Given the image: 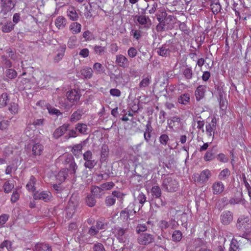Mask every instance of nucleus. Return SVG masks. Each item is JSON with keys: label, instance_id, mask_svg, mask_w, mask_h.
I'll return each mask as SVG.
<instances>
[{"label": "nucleus", "instance_id": "10", "mask_svg": "<svg viewBox=\"0 0 251 251\" xmlns=\"http://www.w3.org/2000/svg\"><path fill=\"white\" fill-rule=\"evenodd\" d=\"M217 122V120L216 117H213L212 119L211 123L206 124L205 126L206 133L209 137L212 136V139H214V131L216 129Z\"/></svg>", "mask_w": 251, "mask_h": 251}, {"label": "nucleus", "instance_id": "32", "mask_svg": "<svg viewBox=\"0 0 251 251\" xmlns=\"http://www.w3.org/2000/svg\"><path fill=\"white\" fill-rule=\"evenodd\" d=\"M172 241L175 242H179L182 238V233L179 230H175L172 235Z\"/></svg>", "mask_w": 251, "mask_h": 251}, {"label": "nucleus", "instance_id": "21", "mask_svg": "<svg viewBox=\"0 0 251 251\" xmlns=\"http://www.w3.org/2000/svg\"><path fill=\"white\" fill-rule=\"evenodd\" d=\"M66 50V45L63 44L60 46L59 49L57 50L58 53L54 58V61L55 62H58L62 59L64 55Z\"/></svg>", "mask_w": 251, "mask_h": 251}, {"label": "nucleus", "instance_id": "3", "mask_svg": "<svg viewBox=\"0 0 251 251\" xmlns=\"http://www.w3.org/2000/svg\"><path fill=\"white\" fill-rule=\"evenodd\" d=\"M162 186L167 192H175L177 190L178 182L171 177H167L164 179Z\"/></svg>", "mask_w": 251, "mask_h": 251}, {"label": "nucleus", "instance_id": "58", "mask_svg": "<svg viewBox=\"0 0 251 251\" xmlns=\"http://www.w3.org/2000/svg\"><path fill=\"white\" fill-rule=\"evenodd\" d=\"M216 158L218 160H219L221 162L226 163L228 161V158L226 156V155L224 153H219L218 154Z\"/></svg>", "mask_w": 251, "mask_h": 251}, {"label": "nucleus", "instance_id": "49", "mask_svg": "<svg viewBox=\"0 0 251 251\" xmlns=\"http://www.w3.org/2000/svg\"><path fill=\"white\" fill-rule=\"evenodd\" d=\"M6 75L10 79L14 78L17 76V72L12 69H8L5 72Z\"/></svg>", "mask_w": 251, "mask_h": 251}, {"label": "nucleus", "instance_id": "64", "mask_svg": "<svg viewBox=\"0 0 251 251\" xmlns=\"http://www.w3.org/2000/svg\"><path fill=\"white\" fill-rule=\"evenodd\" d=\"M242 198L241 197H238L237 196H235L234 197L231 198L229 201V203L230 204H238L240 203L242 201Z\"/></svg>", "mask_w": 251, "mask_h": 251}, {"label": "nucleus", "instance_id": "42", "mask_svg": "<svg viewBox=\"0 0 251 251\" xmlns=\"http://www.w3.org/2000/svg\"><path fill=\"white\" fill-rule=\"evenodd\" d=\"M231 250H234L236 251H239L241 250V248H240V245L239 244V242L237 241V240L235 239H232L230 244V247L229 249Z\"/></svg>", "mask_w": 251, "mask_h": 251}, {"label": "nucleus", "instance_id": "61", "mask_svg": "<svg viewBox=\"0 0 251 251\" xmlns=\"http://www.w3.org/2000/svg\"><path fill=\"white\" fill-rule=\"evenodd\" d=\"M76 42V38L75 36L71 37L68 42V46L70 49H73Z\"/></svg>", "mask_w": 251, "mask_h": 251}, {"label": "nucleus", "instance_id": "4", "mask_svg": "<svg viewBox=\"0 0 251 251\" xmlns=\"http://www.w3.org/2000/svg\"><path fill=\"white\" fill-rule=\"evenodd\" d=\"M83 159L85 161L84 166L86 168H88L90 170L97 165V161L93 159V155L91 151H87L83 154Z\"/></svg>", "mask_w": 251, "mask_h": 251}, {"label": "nucleus", "instance_id": "52", "mask_svg": "<svg viewBox=\"0 0 251 251\" xmlns=\"http://www.w3.org/2000/svg\"><path fill=\"white\" fill-rule=\"evenodd\" d=\"M112 194L114 198L115 197L117 198L118 199H120V201H121V202L123 203V200L124 199V197L125 196V194L118 191H113Z\"/></svg>", "mask_w": 251, "mask_h": 251}, {"label": "nucleus", "instance_id": "28", "mask_svg": "<svg viewBox=\"0 0 251 251\" xmlns=\"http://www.w3.org/2000/svg\"><path fill=\"white\" fill-rule=\"evenodd\" d=\"M9 97L7 93H3L0 96V108H2L7 105L9 101Z\"/></svg>", "mask_w": 251, "mask_h": 251}, {"label": "nucleus", "instance_id": "38", "mask_svg": "<svg viewBox=\"0 0 251 251\" xmlns=\"http://www.w3.org/2000/svg\"><path fill=\"white\" fill-rule=\"evenodd\" d=\"M67 15L72 21H76L78 18L77 13L73 7L67 11Z\"/></svg>", "mask_w": 251, "mask_h": 251}, {"label": "nucleus", "instance_id": "35", "mask_svg": "<svg viewBox=\"0 0 251 251\" xmlns=\"http://www.w3.org/2000/svg\"><path fill=\"white\" fill-rule=\"evenodd\" d=\"M75 129L79 133L84 134L86 133L88 127L87 125L85 124L78 123L76 125Z\"/></svg>", "mask_w": 251, "mask_h": 251}, {"label": "nucleus", "instance_id": "20", "mask_svg": "<svg viewBox=\"0 0 251 251\" xmlns=\"http://www.w3.org/2000/svg\"><path fill=\"white\" fill-rule=\"evenodd\" d=\"M109 154V148L107 145L102 144L100 150V161L102 163L106 161Z\"/></svg>", "mask_w": 251, "mask_h": 251}, {"label": "nucleus", "instance_id": "47", "mask_svg": "<svg viewBox=\"0 0 251 251\" xmlns=\"http://www.w3.org/2000/svg\"><path fill=\"white\" fill-rule=\"evenodd\" d=\"M93 251H106L103 245L100 242L94 243L92 247Z\"/></svg>", "mask_w": 251, "mask_h": 251}, {"label": "nucleus", "instance_id": "34", "mask_svg": "<svg viewBox=\"0 0 251 251\" xmlns=\"http://www.w3.org/2000/svg\"><path fill=\"white\" fill-rule=\"evenodd\" d=\"M230 175V172L227 168L223 169L219 173L218 178L220 180H225L227 179Z\"/></svg>", "mask_w": 251, "mask_h": 251}, {"label": "nucleus", "instance_id": "59", "mask_svg": "<svg viewBox=\"0 0 251 251\" xmlns=\"http://www.w3.org/2000/svg\"><path fill=\"white\" fill-rule=\"evenodd\" d=\"M127 54L130 57L134 58L136 56L137 51L135 48L131 47L128 49Z\"/></svg>", "mask_w": 251, "mask_h": 251}, {"label": "nucleus", "instance_id": "27", "mask_svg": "<svg viewBox=\"0 0 251 251\" xmlns=\"http://www.w3.org/2000/svg\"><path fill=\"white\" fill-rule=\"evenodd\" d=\"M66 24V20L62 16L57 17L55 20V25L58 29H63L65 26Z\"/></svg>", "mask_w": 251, "mask_h": 251}, {"label": "nucleus", "instance_id": "41", "mask_svg": "<svg viewBox=\"0 0 251 251\" xmlns=\"http://www.w3.org/2000/svg\"><path fill=\"white\" fill-rule=\"evenodd\" d=\"M35 182V178L33 176H31L30 178L29 181L27 183L26 185V187L28 189V190L33 192L35 190V188L34 187V184Z\"/></svg>", "mask_w": 251, "mask_h": 251}, {"label": "nucleus", "instance_id": "14", "mask_svg": "<svg viewBox=\"0 0 251 251\" xmlns=\"http://www.w3.org/2000/svg\"><path fill=\"white\" fill-rule=\"evenodd\" d=\"M157 54L162 57H167L170 56L171 50L169 47V45L167 44H163L161 47L157 48Z\"/></svg>", "mask_w": 251, "mask_h": 251}, {"label": "nucleus", "instance_id": "56", "mask_svg": "<svg viewBox=\"0 0 251 251\" xmlns=\"http://www.w3.org/2000/svg\"><path fill=\"white\" fill-rule=\"evenodd\" d=\"M157 201L155 202V206L157 207H159L160 206H164L166 204V202L165 198H162L160 197L159 198H156Z\"/></svg>", "mask_w": 251, "mask_h": 251}, {"label": "nucleus", "instance_id": "29", "mask_svg": "<svg viewBox=\"0 0 251 251\" xmlns=\"http://www.w3.org/2000/svg\"><path fill=\"white\" fill-rule=\"evenodd\" d=\"M81 74L85 78H90L93 75V70L92 68L88 67H86L81 70Z\"/></svg>", "mask_w": 251, "mask_h": 251}, {"label": "nucleus", "instance_id": "48", "mask_svg": "<svg viewBox=\"0 0 251 251\" xmlns=\"http://www.w3.org/2000/svg\"><path fill=\"white\" fill-rule=\"evenodd\" d=\"M116 202V199L113 195L107 196L105 200V203L107 206H111L114 205Z\"/></svg>", "mask_w": 251, "mask_h": 251}, {"label": "nucleus", "instance_id": "46", "mask_svg": "<svg viewBox=\"0 0 251 251\" xmlns=\"http://www.w3.org/2000/svg\"><path fill=\"white\" fill-rule=\"evenodd\" d=\"M47 109L50 115H55L58 117L62 114V113L59 110L50 105L47 106Z\"/></svg>", "mask_w": 251, "mask_h": 251}, {"label": "nucleus", "instance_id": "30", "mask_svg": "<svg viewBox=\"0 0 251 251\" xmlns=\"http://www.w3.org/2000/svg\"><path fill=\"white\" fill-rule=\"evenodd\" d=\"M108 223L105 221L104 218H100L97 220L96 224V226L98 230L105 229L107 228Z\"/></svg>", "mask_w": 251, "mask_h": 251}, {"label": "nucleus", "instance_id": "37", "mask_svg": "<svg viewBox=\"0 0 251 251\" xmlns=\"http://www.w3.org/2000/svg\"><path fill=\"white\" fill-rule=\"evenodd\" d=\"M14 25L11 21L7 22L2 26L1 30L3 32H10L14 28Z\"/></svg>", "mask_w": 251, "mask_h": 251}, {"label": "nucleus", "instance_id": "5", "mask_svg": "<svg viewBox=\"0 0 251 251\" xmlns=\"http://www.w3.org/2000/svg\"><path fill=\"white\" fill-rule=\"evenodd\" d=\"M127 228L120 226H115L113 229V233L117 240L121 243H125L127 238Z\"/></svg>", "mask_w": 251, "mask_h": 251}, {"label": "nucleus", "instance_id": "6", "mask_svg": "<svg viewBox=\"0 0 251 251\" xmlns=\"http://www.w3.org/2000/svg\"><path fill=\"white\" fill-rule=\"evenodd\" d=\"M211 176V173L208 169L202 171L200 174H195L193 178L195 182L204 183L208 181Z\"/></svg>", "mask_w": 251, "mask_h": 251}, {"label": "nucleus", "instance_id": "18", "mask_svg": "<svg viewBox=\"0 0 251 251\" xmlns=\"http://www.w3.org/2000/svg\"><path fill=\"white\" fill-rule=\"evenodd\" d=\"M212 188L213 194L214 195H218L221 194L224 191L225 186L222 182L217 181L213 184Z\"/></svg>", "mask_w": 251, "mask_h": 251}, {"label": "nucleus", "instance_id": "25", "mask_svg": "<svg viewBox=\"0 0 251 251\" xmlns=\"http://www.w3.org/2000/svg\"><path fill=\"white\" fill-rule=\"evenodd\" d=\"M43 150L42 145L37 143L35 144L32 147V154L34 156L41 155Z\"/></svg>", "mask_w": 251, "mask_h": 251}, {"label": "nucleus", "instance_id": "22", "mask_svg": "<svg viewBox=\"0 0 251 251\" xmlns=\"http://www.w3.org/2000/svg\"><path fill=\"white\" fill-rule=\"evenodd\" d=\"M91 193L96 198L101 199L104 194L102 190L100 189V186H93L91 190Z\"/></svg>", "mask_w": 251, "mask_h": 251}, {"label": "nucleus", "instance_id": "7", "mask_svg": "<svg viewBox=\"0 0 251 251\" xmlns=\"http://www.w3.org/2000/svg\"><path fill=\"white\" fill-rule=\"evenodd\" d=\"M0 6L1 12L6 15L14 7L15 4L12 0H0Z\"/></svg>", "mask_w": 251, "mask_h": 251}, {"label": "nucleus", "instance_id": "12", "mask_svg": "<svg viewBox=\"0 0 251 251\" xmlns=\"http://www.w3.org/2000/svg\"><path fill=\"white\" fill-rule=\"evenodd\" d=\"M66 96L68 100L74 104L77 102L80 99V95L77 90L75 89L71 90L67 93Z\"/></svg>", "mask_w": 251, "mask_h": 251}, {"label": "nucleus", "instance_id": "11", "mask_svg": "<svg viewBox=\"0 0 251 251\" xmlns=\"http://www.w3.org/2000/svg\"><path fill=\"white\" fill-rule=\"evenodd\" d=\"M115 63L118 66L123 68H127L129 65L128 59L122 54H118L116 56Z\"/></svg>", "mask_w": 251, "mask_h": 251}, {"label": "nucleus", "instance_id": "57", "mask_svg": "<svg viewBox=\"0 0 251 251\" xmlns=\"http://www.w3.org/2000/svg\"><path fill=\"white\" fill-rule=\"evenodd\" d=\"M99 231L96 226H93L89 229L88 233L91 236H95L99 233Z\"/></svg>", "mask_w": 251, "mask_h": 251}, {"label": "nucleus", "instance_id": "33", "mask_svg": "<svg viewBox=\"0 0 251 251\" xmlns=\"http://www.w3.org/2000/svg\"><path fill=\"white\" fill-rule=\"evenodd\" d=\"M151 193L154 199L159 198L161 196V190L158 186H153L151 189Z\"/></svg>", "mask_w": 251, "mask_h": 251}, {"label": "nucleus", "instance_id": "17", "mask_svg": "<svg viewBox=\"0 0 251 251\" xmlns=\"http://www.w3.org/2000/svg\"><path fill=\"white\" fill-rule=\"evenodd\" d=\"M85 113V111L83 108L78 109L75 111L71 116L70 121L72 123L76 122L81 119L82 115Z\"/></svg>", "mask_w": 251, "mask_h": 251}, {"label": "nucleus", "instance_id": "1", "mask_svg": "<svg viewBox=\"0 0 251 251\" xmlns=\"http://www.w3.org/2000/svg\"><path fill=\"white\" fill-rule=\"evenodd\" d=\"M159 23L156 26L158 32L167 31L172 29L175 18L173 15H168L165 11H159L156 14Z\"/></svg>", "mask_w": 251, "mask_h": 251}, {"label": "nucleus", "instance_id": "23", "mask_svg": "<svg viewBox=\"0 0 251 251\" xmlns=\"http://www.w3.org/2000/svg\"><path fill=\"white\" fill-rule=\"evenodd\" d=\"M95 198L91 193L88 194L85 199L86 205L90 207H94L96 203Z\"/></svg>", "mask_w": 251, "mask_h": 251}, {"label": "nucleus", "instance_id": "31", "mask_svg": "<svg viewBox=\"0 0 251 251\" xmlns=\"http://www.w3.org/2000/svg\"><path fill=\"white\" fill-rule=\"evenodd\" d=\"M67 176V170L66 169H63L59 172L57 175L56 176V177L57 180L61 183L65 180Z\"/></svg>", "mask_w": 251, "mask_h": 251}, {"label": "nucleus", "instance_id": "9", "mask_svg": "<svg viewBox=\"0 0 251 251\" xmlns=\"http://www.w3.org/2000/svg\"><path fill=\"white\" fill-rule=\"evenodd\" d=\"M154 240L152 235L148 233L141 234L138 237V243L142 245H148L152 243Z\"/></svg>", "mask_w": 251, "mask_h": 251}, {"label": "nucleus", "instance_id": "45", "mask_svg": "<svg viewBox=\"0 0 251 251\" xmlns=\"http://www.w3.org/2000/svg\"><path fill=\"white\" fill-rule=\"evenodd\" d=\"M193 74V71L191 67L186 68L183 72V75L187 79H191L192 78Z\"/></svg>", "mask_w": 251, "mask_h": 251}, {"label": "nucleus", "instance_id": "16", "mask_svg": "<svg viewBox=\"0 0 251 251\" xmlns=\"http://www.w3.org/2000/svg\"><path fill=\"white\" fill-rule=\"evenodd\" d=\"M69 126L70 125L69 124H64L56 128L53 133V137L56 139H58L68 130Z\"/></svg>", "mask_w": 251, "mask_h": 251}, {"label": "nucleus", "instance_id": "50", "mask_svg": "<svg viewBox=\"0 0 251 251\" xmlns=\"http://www.w3.org/2000/svg\"><path fill=\"white\" fill-rule=\"evenodd\" d=\"M1 62L6 68H10L12 66V63L8 59L6 56L3 55L1 56Z\"/></svg>", "mask_w": 251, "mask_h": 251}, {"label": "nucleus", "instance_id": "19", "mask_svg": "<svg viewBox=\"0 0 251 251\" xmlns=\"http://www.w3.org/2000/svg\"><path fill=\"white\" fill-rule=\"evenodd\" d=\"M205 92L206 86L204 85H199L195 91L197 100L199 101L201 100L204 97Z\"/></svg>", "mask_w": 251, "mask_h": 251}, {"label": "nucleus", "instance_id": "55", "mask_svg": "<svg viewBox=\"0 0 251 251\" xmlns=\"http://www.w3.org/2000/svg\"><path fill=\"white\" fill-rule=\"evenodd\" d=\"M169 140V138L166 134H162L159 137V142L163 145H166Z\"/></svg>", "mask_w": 251, "mask_h": 251}, {"label": "nucleus", "instance_id": "8", "mask_svg": "<svg viewBox=\"0 0 251 251\" xmlns=\"http://www.w3.org/2000/svg\"><path fill=\"white\" fill-rule=\"evenodd\" d=\"M233 213L228 210L223 211L220 215V220L224 225H228L233 221Z\"/></svg>", "mask_w": 251, "mask_h": 251}, {"label": "nucleus", "instance_id": "36", "mask_svg": "<svg viewBox=\"0 0 251 251\" xmlns=\"http://www.w3.org/2000/svg\"><path fill=\"white\" fill-rule=\"evenodd\" d=\"M135 204L133 203H130L128 206L125 208L124 210H126L127 214L129 215V216H134L136 211L135 210Z\"/></svg>", "mask_w": 251, "mask_h": 251}, {"label": "nucleus", "instance_id": "60", "mask_svg": "<svg viewBox=\"0 0 251 251\" xmlns=\"http://www.w3.org/2000/svg\"><path fill=\"white\" fill-rule=\"evenodd\" d=\"M150 83V79L148 77H146L143 79L139 84V88H142L148 86Z\"/></svg>", "mask_w": 251, "mask_h": 251}, {"label": "nucleus", "instance_id": "62", "mask_svg": "<svg viewBox=\"0 0 251 251\" xmlns=\"http://www.w3.org/2000/svg\"><path fill=\"white\" fill-rule=\"evenodd\" d=\"M93 69L98 73H101L103 71L104 67L100 63H95L93 65Z\"/></svg>", "mask_w": 251, "mask_h": 251}, {"label": "nucleus", "instance_id": "54", "mask_svg": "<svg viewBox=\"0 0 251 251\" xmlns=\"http://www.w3.org/2000/svg\"><path fill=\"white\" fill-rule=\"evenodd\" d=\"M5 52L8 54V57L11 59L15 60L16 57V51L11 48H7L5 50Z\"/></svg>", "mask_w": 251, "mask_h": 251}, {"label": "nucleus", "instance_id": "26", "mask_svg": "<svg viewBox=\"0 0 251 251\" xmlns=\"http://www.w3.org/2000/svg\"><path fill=\"white\" fill-rule=\"evenodd\" d=\"M77 168V166L75 162V160L72 162L69 165H68V168L66 170H67V173L68 171H70V173L71 175H74L73 180L75 181L76 176L75 175L76 173V170Z\"/></svg>", "mask_w": 251, "mask_h": 251}, {"label": "nucleus", "instance_id": "40", "mask_svg": "<svg viewBox=\"0 0 251 251\" xmlns=\"http://www.w3.org/2000/svg\"><path fill=\"white\" fill-rule=\"evenodd\" d=\"M81 25L78 23H73L71 25L70 29L74 34L78 33L80 32Z\"/></svg>", "mask_w": 251, "mask_h": 251}, {"label": "nucleus", "instance_id": "24", "mask_svg": "<svg viewBox=\"0 0 251 251\" xmlns=\"http://www.w3.org/2000/svg\"><path fill=\"white\" fill-rule=\"evenodd\" d=\"M37 251H51V247L48 244L44 243H38L35 246Z\"/></svg>", "mask_w": 251, "mask_h": 251}, {"label": "nucleus", "instance_id": "15", "mask_svg": "<svg viewBox=\"0 0 251 251\" xmlns=\"http://www.w3.org/2000/svg\"><path fill=\"white\" fill-rule=\"evenodd\" d=\"M217 148L216 146H213L211 150H208L205 153L203 158L206 161H210L214 159L217 152Z\"/></svg>", "mask_w": 251, "mask_h": 251}, {"label": "nucleus", "instance_id": "44", "mask_svg": "<svg viewBox=\"0 0 251 251\" xmlns=\"http://www.w3.org/2000/svg\"><path fill=\"white\" fill-rule=\"evenodd\" d=\"M100 187V189L103 190L104 192L106 190H108L112 189L114 186V184L113 182H107L104 183L99 186Z\"/></svg>", "mask_w": 251, "mask_h": 251}, {"label": "nucleus", "instance_id": "2", "mask_svg": "<svg viewBox=\"0 0 251 251\" xmlns=\"http://www.w3.org/2000/svg\"><path fill=\"white\" fill-rule=\"evenodd\" d=\"M236 227L240 231L249 230V229H251V221L248 217L242 215L238 218Z\"/></svg>", "mask_w": 251, "mask_h": 251}, {"label": "nucleus", "instance_id": "43", "mask_svg": "<svg viewBox=\"0 0 251 251\" xmlns=\"http://www.w3.org/2000/svg\"><path fill=\"white\" fill-rule=\"evenodd\" d=\"M82 144H76L73 147L71 151L75 156L78 155L82 150Z\"/></svg>", "mask_w": 251, "mask_h": 251}, {"label": "nucleus", "instance_id": "51", "mask_svg": "<svg viewBox=\"0 0 251 251\" xmlns=\"http://www.w3.org/2000/svg\"><path fill=\"white\" fill-rule=\"evenodd\" d=\"M13 188L14 185L9 181H6L3 185L4 191L6 193H9Z\"/></svg>", "mask_w": 251, "mask_h": 251}, {"label": "nucleus", "instance_id": "13", "mask_svg": "<svg viewBox=\"0 0 251 251\" xmlns=\"http://www.w3.org/2000/svg\"><path fill=\"white\" fill-rule=\"evenodd\" d=\"M34 199L35 200H42L48 202L51 199V193L49 191H43L41 193H36L34 194Z\"/></svg>", "mask_w": 251, "mask_h": 251}, {"label": "nucleus", "instance_id": "39", "mask_svg": "<svg viewBox=\"0 0 251 251\" xmlns=\"http://www.w3.org/2000/svg\"><path fill=\"white\" fill-rule=\"evenodd\" d=\"M190 100V97L188 94H184L181 95L178 98V102L179 103L184 105L187 104Z\"/></svg>", "mask_w": 251, "mask_h": 251}, {"label": "nucleus", "instance_id": "63", "mask_svg": "<svg viewBox=\"0 0 251 251\" xmlns=\"http://www.w3.org/2000/svg\"><path fill=\"white\" fill-rule=\"evenodd\" d=\"M105 48L100 46H95L94 47L95 52L99 55H102L104 52Z\"/></svg>", "mask_w": 251, "mask_h": 251}, {"label": "nucleus", "instance_id": "53", "mask_svg": "<svg viewBox=\"0 0 251 251\" xmlns=\"http://www.w3.org/2000/svg\"><path fill=\"white\" fill-rule=\"evenodd\" d=\"M219 100V104H220V108H221V109L223 110L226 109V108L227 101H226L224 100L222 94H220Z\"/></svg>", "mask_w": 251, "mask_h": 251}]
</instances>
